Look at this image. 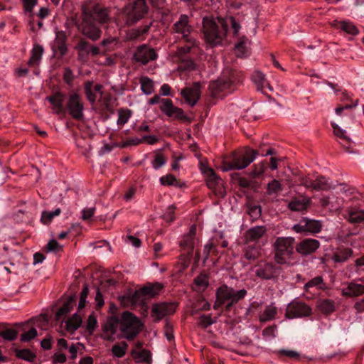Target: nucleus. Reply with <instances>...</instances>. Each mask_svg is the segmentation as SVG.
<instances>
[{
	"label": "nucleus",
	"instance_id": "obj_12",
	"mask_svg": "<svg viewBox=\"0 0 364 364\" xmlns=\"http://www.w3.org/2000/svg\"><path fill=\"white\" fill-rule=\"evenodd\" d=\"M67 109L69 114L75 119L80 120L83 118L84 105L79 94L73 93L69 96L67 102Z\"/></svg>",
	"mask_w": 364,
	"mask_h": 364
},
{
	"label": "nucleus",
	"instance_id": "obj_55",
	"mask_svg": "<svg viewBox=\"0 0 364 364\" xmlns=\"http://www.w3.org/2000/svg\"><path fill=\"white\" fill-rule=\"evenodd\" d=\"M166 161L164 156L160 152H156L151 164L154 169H159L166 164Z\"/></svg>",
	"mask_w": 364,
	"mask_h": 364
},
{
	"label": "nucleus",
	"instance_id": "obj_33",
	"mask_svg": "<svg viewBox=\"0 0 364 364\" xmlns=\"http://www.w3.org/2000/svg\"><path fill=\"white\" fill-rule=\"evenodd\" d=\"M332 127L333 129V133L335 136L340 139V143L343 146H346L351 142L350 138L346 135V131L341 129L336 124L332 123Z\"/></svg>",
	"mask_w": 364,
	"mask_h": 364
},
{
	"label": "nucleus",
	"instance_id": "obj_56",
	"mask_svg": "<svg viewBox=\"0 0 364 364\" xmlns=\"http://www.w3.org/2000/svg\"><path fill=\"white\" fill-rule=\"evenodd\" d=\"M186 43H187V45H186L184 46H181L178 48L177 53L180 58H182L184 55L188 53L191 51V50L192 49V48H193L196 45L195 38H193V43H191V42H186Z\"/></svg>",
	"mask_w": 364,
	"mask_h": 364
},
{
	"label": "nucleus",
	"instance_id": "obj_15",
	"mask_svg": "<svg viewBox=\"0 0 364 364\" xmlns=\"http://www.w3.org/2000/svg\"><path fill=\"white\" fill-rule=\"evenodd\" d=\"M175 303H158L154 304L151 309V316L156 321H159L167 316L175 313L176 310Z\"/></svg>",
	"mask_w": 364,
	"mask_h": 364
},
{
	"label": "nucleus",
	"instance_id": "obj_49",
	"mask_svg": "<svg viewBox=\"0 0 364 364\" xmlns=\"http://www.w3.org/2000/svg\"><path fill=\"white\" fill-rule=\"evenodd\" d=\"M323 284V279L321 276H317L313 279H311L310 281H309L306 284L304 285V289L306 291H308L310 288L316 287L319 289H322L323 287L321 285Z\"/></svg>",
	"mask_w": 364,
	"mask_h": 364
},
{
	"label": "nucleus",
	"instance_id": "obj_9",
	"mask_svg": "<svg viewBox=\"0 0 364 364\" xmlns=\"http://www.w3.org/2000/svg\"><path fill=\"white\" fill-rule=\"evenodd\" d=\"M312 314L311 308L304 302L293 300L286 308L285 317L288 319L309 316Z\"/></svg>",
	"mask_w": 364,
	"mask_h": 364
},
{
	"label": "nucleus",
	"instance_id": "obj_16",
	"mask_svg": "<svg viewBox=\"0 0 364 364\" xmlns=\"http://www.w3.org/2000/svg\"><path fill=\"white\" fill-rule=\"evenodd\" d=\"M157 56V53L154 48L144 44L137 47L134 54V59L136 62L146 65L149 61L156 60Z\"/></svg>",
	"mask_w": 364,
	"mask_h": 364
},
{
	"label": "nucleus",
	"instance_id": "obj_59",
	"mask_svg": "<svg viewBox=\"0 0 364 364\" xmlns=\"http://www.w3.org/2000/svg\"><path fill=\"white\" fill-rule=\"evenodd\" d=\"M74 78L75 76L73 75L72 70L68 67L65 68L63 72V80L65 81V82L68 85L71 87L73 86Z\"/></svg>",
	"mask_w": 364,
	"mask_h": 364
},
{
	"label": "nucleus",
	"instance_id": "obj_46",
	"mask_svg": "<svg viewBox=\"0 0 364 364\" xmlns=\"http://www.w3.org/2000/svg\"><path fill=\"white\" fill-rule=\"evenodd\" d=\"M18 331L14 328H6L0 331V337L7 341H13L16 339Z\"/></svg>",
	"mask_w": 364,
	"mask_h": 364
},
{
	"label": "nucleus",
	"instance_id": "obj_51",
	"mask_svg": "<svg viewBox=\"0 0 364 364\" xmlns=\"http://www.w3.org/2000/svg\"><path fill=\"white\" fill-rule=\"evenodd\" d=\"M252 79L257 84L258 89H262L265 85H268V82L264 77V75L259 71L255 72Z\"/></svg>",
	"mask_w": 364,
	"mask_h": 364
},
{
	"label": "nucleus",
	"instance_id": "obj_28",
	"mask_svg": "<svg viewBox=\"0 0 364 364\" xmlns=\"http://www.w3.org/2000/svg\"><path fill=\"white\" fill-rule=\"evenodd\" d=\"M75 303V296L74 295L70 296L63 305L57 311L55 314V318L60 320L64 315L71 311Z\"/></svg>",
	"mask_w": 364,
	"mask_h": 364
},
{
	"label": "nucleus",
	"instance_id": "obj_24",
	"mask_svg": "<svg viewBox=\"0 0 364 364\" xmlns=\"http://www.w3.org/2000/svg\"><path fill=\"white\" fill-rule=\"evenodd\" d=\"M332 26L336 27V28L341 29V31L349 35L356 36L359 33L358 28L354 23H353L350 21H335Z\"/></svg>",
	"mask_w": 364,
	"mask_h": 364
},
{
	"label": "nucleus",
	"instance_id": "obj_29",
	"mask_svg": "<svg viewBox=\"0 0 364 364\" xmlns=\"http://www.w3.org/2000/svg\"><path fill=\"white\" fill-rule=\"evenodd\" d=\"M333 188L334 186L328 182V179L322 176L313 181L311 186V189L316 191H328Z\"/></svg>",
	"mask_w": 364,
	"mask_h": 364
},
{
	"label": "nucleus",
	"instance_id": "obj_11",
	"mask_svg": "<svg viewBox=\"0 0 364 364\" xmlns=\"http://www.w3.org/2000/svg\"><path fill=\"white\" fill-rule=\"evenodd\" d=\"M160 109L164 114L173 119L191 122L190 117L185 114L183 110L175 107L172 100L168 98L162 99Z\"/></svg>",
	"mask_w": 364,
	"mask_h": 364
},
{
	"label": "nucleus",
	"instance_id": "obj_54",
	"mask_svg": "<svg viewBox=\"0 0 364 364\" xmlns=\"http://www.w3.org/2000/svg\"><path fill=\"white\" fill-rule=\"evenodd\" d=\"M117 124L124 125L126 124L131 117V111L129 109H119L118 110Z\"/></svg>",
	"mask_w": 364,
	"mask_h": 364
},
{
	"label": "nucleus",
	"instance_id": "obj_18",
	"mask_svg": "<svg viewBox=\"0 0 364 364\" xmlns=\"http://www.w3.org/2000/svg\"><path fill=\"white\" fill-rule=\"evenodd\" d=\"M181 95L186 102L191 107H193L200 97V83L194 82L191 87H186L181 92Z\"/></svg>",
	"mask_w": 364,
	"mask_h": 364
},
{
	"label": "nucleus",
	"instance_id": "obj_43",
	"mask_svg": "<svg viewBox=\"0 0 364 364\" xmlns=\"http://www.w3.org/2000/svg\"><path fill=\"white\" fill-rule=\"evenodd\" d=\"M16 355L18 358L28 362H33L36 358V355L29 349L16 350Z\"/></svg>",
	"mask_w": 364,
	"mask_h": 364
},
{
	"label": "nucleus",
	"instance_id": "obj_20",
	"mask_svg": "<svg viewBox=\"0 0 364 364\" xmlns=\"http://www.w3.org/2000/svg\"><path fill=\"white\" fill-rule=\"evenodd\" d=\"M89 12L92 14V19L100 23H105L109 21V9L102 7L99 5H95L92 9H89Z\"/></svg>",
	"mask_w": 364,
	"mask_h": 364
},
{
	"label": "nucleus",
	"instance_id": "obj_36",
	"mask_svg": "<svg viewBox=\"0 0 364 364\" xmlns=\"http://www.w3.org/2000/svg\"><path fill=\"white\" fill-rule=\"evenodd\" d=\"M196 242V237L185 235L180 242V246L186 250L188 254H192Z\"/></svg>",
	"mask_w": 364,
	"mask_h": 364
},
{
	"label": "nucleus",
	"instance_id": "obj_3",
	"mask_svg": "<svg viewBox=\"0 0 364 364\" xmlns=\"http://www.w3.org/2000/svg\"><path fill=\"white\" fill-rule=\"evenodd\" d=\"M295 240L292 237H277L273 243L274 259L279 264H290L294 252Z\"/></svg>",
	"mask_w": 364,
	"mask_h": 364
},
{
	"label": "nucleus",
	"instance_id": "obj_42",
	"mask_svg": "<svg viewBox=\"0 0 364 364\" xmlns=\"http://www.w3.org/2000/svg\"><path fill=\"white\" fill-rule=\"evenodd\" d=\"M140 84L142 92L146 95H150L154 91V82L148 77H141Z\"/></svg>",
	"mask_w": 364,
	"mask_h": 364
},
{
	"label": "nucleus",
	"instance_id": "obj_35",
	"mask_svg": "<svg viewBox=\"0 0 364 364\" xmlns=\"http://www.w3.org/2000/svg\"><path fill=\"white\" fill-rule=\"evenodd\" d=\"M303 222L305 223L306 232L318 233L321 230V223L318 220H311L308 218H303Z\"/></svg>",
	"mask_w": 364,
	"mask_h": 364
},
{
	"label": "nucleus",
	"instance_id": "obj_23",
	"mask_svg": "<svg viewBox=\"0 0 364 364\" xmlns=\"http://www.w3.org/2000/svg\"><path fill=\"white\" fill-rule=\"evenodd\" d=\"M364 294V285L355 282H350L342 290V295L348 297H357Z\"/></svg>",
	"mask_w": 364,
	"mask_h": 364
},
{
	"label": "nucleus",
	"instance_id": "obj_47",
	"mask_svg": "<svg viewBox=\"0 0 364 364\" xmlns=\"http://www.w3.org/2000/svg\"><path fill=\"white\" fill-rule=\"evenodd\" d=\"M247 38L242 36L240 38L239 41L235 44V49L237 53V56L243 57L246 53V43Z\"/></svg>",
	"mask_w": 364,
	"mask_h": 364
},
{
	"label": "nucleus",
	"instance_id": "obj_8",
	"mask_svg": "<svg viewBox=\"0 0 364 364\" xmlns=\"http://www.w3.org/2000/svg\"><path fill=\"white\" fill-rule=\"evenodd\" d=\"M163 288L159 283L149 284L135 291L129 297L133 304L143 302L146 299L157 295Z\"/></svg>",
	"mask_w": 364,
	"mask_h": 364
},
{
	"label": "nucleus",
	"instance_id": "obj_19",
	"mask_svg": "<svg viewBox=\"0 0 364 364\" xmlns=\"http://www.w3.org/2000/svg\"><path fill=\"white\" fill-rule=\"evenodd\" d=\"M320 247L318 240L306 238L302 240L296 246V251L302 256H307L315 252Z\"/></svg>",
	"mask_w": 364,
	"mask_h": 364
},
{
	"label": "nucleus",
	"instance_id": "obj_50",
	"mask_svg": "<svg viewBox=\"0 0 364 364\" xmlns=\"http://www.w3.org/2000/svg\"><path fill=\"white\" fill-rule=\"evenodd\" d=\"M224 21L225 22V34L227 33L228 28L229 25H231L232 28L233 29L234 35H237L238 32L240 29V25L237 23L235 18L232 16H229L224 18Z\"/></svg>",
	"mask_w": 364,
	"mask_h": 364
},
{
	"label": "nucleus",
	"instance_id": "obj_27",
	"mask_svg": "<svg viewBox=\"0 0 364 364\" xmlns=\"http://www.w3.org/2000/svg\"><path fill=\"white\" fill-rule=\"evenodd\" d=\"M345 218L350 223H360L364 221V210L349 209Z\"/></svg>",
	"mask_w": 364,
	"mask_h": 364
},
{
	"label": "nucleus",
	"instance_id": "obj_40",
	"mask_svg": "<svg viewBox=\"0 0 364 364\" xmlns=\"http://www.w3.org/2000/svg\"><path fill=\"white\" fill-rule=\"evenodd\" d=\"M309 203V199H295L289 203L288 207L293 211H302L306 208Z\"/></svg>",
	"mask_w": 364,
	"mask_h": 364
},
{
	"label": "nucleus",
	"instance_id": "obj_45",
	"mask_svg": "<svg viewBox=\"0 0 364 364\" xmlns=\"http://www.w3.org/2000/svg\"><path fill=\"white\" fill-rule=\"evenodd\" d=\"M60 213V208H57L52 212L43 211L41 215V220L43 224L48 225L52 221L55 216L59 215Z\"/></svg>",
	"mask_w": 364,
	"mask_h": 364
},
{
	"label": "nucleus",
	"instance_id": "obj_7",
	"mask_svg": "<svg viewBox=\"0 0 364 364\" xmlns=\"http://www.w3.org/2000/svg\"><path fill=\"white\" fill-rule=\"evenodd\" d=\"M172 31L178 35V38L185 42L193 43V26L189 23V17L186 14H181L178 19L173 23Z\"/></svg>",
	"mask_w": 364,
	"mask_h": 364
},
{
	"label": "nucleus",
	"instance_id": "obj_38",
	"mask_svg": "<svg viewBox=\"0 0 364 364\" xmlns=\"http://www.w3.org/2000/svg\"><path fill=\"white\" fill-rule=\"evenodd\" d=\"M128 344L122 341L119 343L114 344L111 349V352L114 357L118 358H122L125 355Z\"/></svg>",
	"mask_w": 364,
	"mask_h": 364
},
{
	"label": "nucleus",
	"instance_id": "obj_17",
	"mask_svg": "<svg viewBox=\"0 0 364 364\" xmlns=\"http://www.w3.org/2000/svg\"><path fill=\"white\" fill-rule=\"evenodd\" d=\"M233 83L234 82L232 79L225 77L211 82L209 85V90L212 97H218L221 92L231 90Z\"/></svg>",
	"mask_w": 364,
	"mask_h": 364
},
{
	"label": "nucleus",
	"instance_id": "obj_62",
	"mask_svg": "<svg viewBox=\"0 0 364 364\" xmlns=\"http://www.w3.org/2000/svg\"><path fill=\"white\" fill-rule=\"evenodd\" d=\"M278 353L280 356H287L295 360H298L300 358L299 353L293 350L282 349L279 350Z\"/></svg>",
	"mask_w": 364,
	"mask_h": 364
},
{
	"label": "nucleus",
	"instance_id": "obj_41",
	"mask_svg": "<svg viewBox=\"0 0 364 364\" xmlns=\"http://www.w3.org/2000/svg\"><path fill=\"white\" fill-rule=\"evenodd\" d=\"M85 93L87 100L91 104H95L97 100V95L95 94V90H93V82L92 81H87L85 83L84 86Z\"/></svg>",
	"mask_w": 364,
	"mask_h": 364
},
{
	"label": "nucleus",
	"instance_id": "obj_6",
	"mask_svg": "<svg viewBox=\"0 0 364 364\" xmlns=\"http://www.w3.org/2000/svg\"><path fill=\"white\" fill-rule=\"evenodd\" d=\"M247 294L246 289L235 291L232 287L223 284L216 290V296L219 297L225 304V309L230 310L232 306L243 299Z\"/></svg>",
	"mask_w": 364,
	"mask_h": 364
},
{
	"label": "nucleus",
	"instance_id": "obj_63",
	"mask_svg": "<svg viewBox=\"0 0 364 364\" xmlns=\"http://www.w3.org/2000/svg\"><path fill=\"white\" fill-rule=\"evenodd\" d=\"M97 319L95 316L90 315L87 318V329L89 331L90 334H92L94 330L97 327Z\"/></svg>",
	"mask_w": 364,
	"mask_h": 364
},
{
	"label": "nucleus",
	"instance_id": "obj_48",
	"mask_svg": "<svg viewBox=\"0 0 364 364\" xmlns=\"http://www.w3.org/2000/svg\"><path fill=\"white\" fill-rule=\"evenodd\" d=\"M132 355L135 359H139L140 362L148 363L151 360L150 352L145 349H143L139 352L132 350Z\"/></svg>",
	"mask_w": 364,
	"mask_h": 364
},
{
	"label": "nucleus",
	"instance_id": "obj_4",
	"mask_svg": "<svg viewBox=\"0 0 364 364\" xmlns=\"http://www.w3.org/2000/svg\"><path fill=\"white\" fill-rule=\"evenodd\" d=\"M73 21L78 31L92 41H95L101 37L102 31L94 23L92 14L89 12L87 6H82V7L81 21H77L73 18Z\"/></svg>",
	"mask_w": 364,
	"mask_h": 364
},
{
	"label": "nucleus",
	"instance_id": "obj_10",
	"mask_svg": "<svg viewBox=\"0 0 364 364\" xmlns=\"http://www.w3.org/2000/svg\"><path fill=\"white\" fill-rule=\"evenodd\" d=\"M254 268L255 276L264 280L277 279L281 271L280 267L272 262L259 263Z\"/></svg>",
	"mask_w": 364,
	"mask_h": 364
},
{
	"label": "nucleus",
	"instance_id": "obj_22",
	"mask_svg": "<svg viewBox=\"0 0 364 364\" xmlns=\"http://www.w3.org/2000/svg\"><path fill=\"white\" fill-rule=\"evenodd\" d=\"M267 232L265 226L253 227L245 233V240L246 242H256L262 238Z\"/></svg>",
	"mask_w": 364,
	"mask_h": 364
},
{
	"label": "nucleus",
	"instance_id": "obj_34",
	"mask_svg": "<svg viewBox=\"0 0 364 364\" xmlns=\"http://www.w3.org/2000/svg\"><path fill=\"white\" fill-rule=\"evenodd\" d=\"M352 253V250L349 248L338 249L334 252L332 259L336 262H343L351 257Z\"/></svg>",
	"mask_w": 364,
	"mask_h": 364
},
{
	"label": "nucleus",
	"instance_id": "obj_5",
	"mask_svg": "<svg viewBox=\"0 0 364 364\" xmlns=\"http://www.w3.org/2000/svg\"><path fill=\"white\" fill-rule=\"evenodd\" d=\"M149 7L146 0H136L127 4L123 9L122 14L124 16V23L127 26H132L144 18L148 14Z\"/></svg>",
	"mask_w": 364,
	"mask_h": 364
},
{
	"label": "nucleus",
	"instance_id": "obj_53",
	"mask_svg": "<svg viewBox=\"0 0 364 364\" xmlns=\"http://www.w3.org/2000/svg\"><path fill=\"white\" fill-rule=\"evenodd\" d=\"M194 284L198 291L205 289L208 286V279L205 274H200L194 279Z\"/></svg>",
	"mask_w": 364,
	"mask_h": 364
},
{
	"label": "nucleus",
	"instance_id": "obj_52",
	"mask_svg": "<svg viewBox=\"0 0 364 364\" xmlns=\"http://www.w3.org/2000/svg\"><path fill=\"white\" fill-rule=\"evenodd\" d=\"M160 182L163 186H174L177 187L181 186L176 177L172 174H167L161 177Z\"/></svg>",
	"mask_w": 364,
	"mask_h": 364
},
{
	"label": "nucleus",
	"instance_id": "obj_57",
	"mask_svg": "<svg viewBox=\"0 0 364 364\" xmlns=\"http://www.w3.org/2000/svg\"><path fill=\"white\" fill-rule=\"evenodd\" d=\"M265 169L266 162L262 161L255 165L254 169L252 171L250 175L254 178L259 177L264 172Z\"/></svg>",
	"mask_w": 364,
	"mask_h": 364
},
{
	"label": "nucleus",
	"instance_id": "obj_31",
	"mask_svg": "<svg viewBox=\"0 0 364 364\" xmlns=\"http://www.w3.org/2000/svg\"><path fill=\"white\" fill-rule=\"evenodd\" d=\"M151 25H152V23L151 22L148 25H145L142 27H139L138 28L132 29V30L129 31L126 35L127 40L134 41L136 39H138L142 35L146 33L149 31Z\"/></svg>",
	"mask_w": 364,
	"mask_h": 364
},
{
	"label": "nucleus",
	"instance_id": "obj_58",
	"mask_svg": "<svg viewBox=\"0 0 364 364\" xmlns=\"http://www.w3.org/2000/svg\"><path fill=\"white\" fill-rule=\"evenodd\" d=\"M175 209H176V207L173 205H170L167 208L166 212L164 213V214L162 216L164 220L166 222L171 223V222H173L175 220V216H174Z\"/></svg>",
	"mask_w": 364,
	"mask_h": 364
},
{
	"label": "nucleus",
	"instance_id": "obj_30",
	"mask_svg": "<svg viewBox=\"0 0 364 364\" xmlns=\"http://www.w3.org/2000/svg\"><path fill=\"white\" fill-rule=\"evenodd\" d=\"M318 310L324 314H329L335 311L336 304L334 301L331 299H321L317 302Z\"/></svg>",
	"mask_w": 364,
	"mask_h": 364
},
{
	"label": "nucleus",
	"instance_id": "obj_26",
	"mask_svg": "<svg viewBox=\"0 0 364 364\" xmlns=\"http://www.w3.org/2000/svg\"><path fill=\"white\" fill-rule=\"evenodd\" d=\"M206 173V184L208 187L210 189H215L217 186L221 184L222 180L218 176L214 171V170L211 168H208L205 171Z\"/></svg>",
	"mask_w": 364,
	"mask_h": 364
},
{
	"label": "nucleus",
	"instance_id": "obj_21",
	"mask_svg": "<svg viewBox=\"0 0 364 364\" xmlns=\"http://www.w3.org/2000/svg\"><path fill=\"white\" fill-rule=\"evenodd\" d=\"M46 100L52 105L54 112L57 114L65 112L63 107V101L65 95L60 92H57L53 95L48 96Z\"/></svg>",
	"mask_w": 364,
	"mask_h": 364
},
{
	"label": "nucleus",
	"instance_id": "obj_25",
	"mask_svg": "<svg viewBox=\"0 0 364 364\" xmlns=\"http://www.w3.org/2000/svg\"><path fill=\"white\" fill-rule=\"evenodd\" d=\"M277 311V306H275L274 303H272L267 306L263 312L259 314V321L262 323L272 321L275 318Z\"/></svg>",
	"mask_w": 364,
	"mask_h": 364
},
{
	"label": "nucleus",
	"instance_id": "obj_44",
	"mask_svg": "<svg viewBox=\"0 0 364 364\" xmlns=\"http://www.w3.org/2000/svg\"><path fill=\"white\" fill-rule=\"evenodd\" d=\"M260 255L259 249L254 245L248 246L245 251V257L248 260H255Z\"/></svg>",
	"mask_w": 364,
	"mask_h": 364
},
{
	"label": "nucleus",
	"instance_id": "obj_2",
	"mask_svg": "<svg viewBox=\"0 0 364 364\" xmlns=\"http://www.w3.org/2000/svg\"><path fill=\"white\" fill-rule=\"evenodd\" d=\"M225 26L223 18L204 17L203 31L206 42L213 46L221 43L225 37Z\"/></svg>",
	"mask_w": 364,
	"mask_h": 364
},
{
	"label": "nucleus",
	"instance_id": "obj_64",
	"mask_svg": "<svg viewBox=\"0 0 364 364\" xmlns=\"http://www.w3.org/2000/svg\"><path fill=\"white\" fill-rule=\"evenodd\" d=\"M200 324L203 328H207L215 322L213 320L210 315H202L199 318Z\"/></svg>",
	"mask_w": 364,
	"mask_h": 364
},
{
	"label": "nucleus",
	"instance_id": "obj_13",
	"mask_svg": "<svg viewBox=\"0 0 364 364\" xmlns=\"http://www.w3.org/2000/svg\"><path fill=\"white\" fill-rule=\"evenodd\" d=\"M74 49L77 51L78 59L85 61L89 55L96 56L100 54V48L97 46L91 45L84 38H80Z\"/></svg>",
	"mask_w": 364,
	"mask_h": 364
},
{
	"label": "nucleus",
	"instance_id": "obj_39",
	"mask_svg": "<svg viewBox=\"0 0 364 364\" xmlns=\"http://www.w3.org/2000/svg\"><path fill=\"white\" fill-rule=\"evenodd\" d=\"M31 53L32 54L28 60V64L30 65H34L38 64L40 61L43 53V48L41 46L36 45L33 48Z\"/></svg>",
	"mask_w": 364,
	"mask_h": 364
},
{
	"label": "nucleus",
	"instance_id": "obj_61",
	"mask_svg": "<svg viewBox=\"0 0 364 364\" xmlns=\"http://www.w3.org/2000/svg\"><path fill=\"white\" fill-rule=\"evenodd\" d=\"M261 207L259 205H251L247 208V213L254 220L258 218L261 215Z\"/></svg>",
	"mask_w": 364,
	"mask_h": 364
},
{
	"label": "nucleus",
	"instance_id": "obj_60",
	"mask_svg": "<svg viewBox=\"0 0 364 364\" xmlns=\"http://www.w3.org/2000/svg\"><path fill=\"white\" fill-rule=\"evenodd\" d=\"M38 335L37 331L36 328H32L28 331L25 332L21 334V341L22 342H28L31 340L35 338Z\"/></svg>",
	"mask_w": 364,
	"mask_h": 364
},
{
	"label": "nucleus",
	"instance_id": "obj_32",
	"mask_svg": "<svg viewBox=\"0 0 364 364\" xmlns=\"http://www.w3.org/2000/svg\"><path fill=\"white\" fill-rule=\"evenodd\" d=\"M282 190V184L278 180L273 179L267 183L266 194L269 196L277 197Z\"/></svg>",
	"mask_w": 364,
	"mask_h": 364
},
{
	"label": "nucleus",
	"instance_id": "obj_37",
	"mask_svg": "<svg viewBox=\"0 0 364 364\" xmlns=\"http://www.w3.org/2000/svg\"><path fill=\"white\" fill-rule=\"evenodd\" d=\"M82 323V318L77 314H75L66 321V329L69 332L75 331Z\"/></svg>",
	"mask_w": 364,
	"mask_h": 364
},
{
	"label": "nucleus",
	"instance_id": "obj_14",
	"mask_svg": "<svg viewBox=\"0 0 364 364\" xmlns=\"http://www.w3.org/2000/svg\"><path fill=\"white\" fill-rule=\"evenodd\" d=\"M258 154H259V151L250 148H246L242 154H233L232 158L235 164H236L234 168H236L237 170L246 168L255 160Z\"/></svg>",
	"mask_w": 364,
	"mask_h": 364
},
{
	"label": "nucleus",
	"instance_id": "obj_1",
	"mask_svg": "<svg viewBox=\"0 0 364 364\" xmlns=\"http://www.w3.org/2000/svg\"><path fill=\"white\" fill-rule=\"evenodd\" d=\"M142 324L136 316L129 311H124L121 316L116 315L109 316L102 326V330L107 337L108 341H113V336L118 328L121 332L117 336L118 338L134 339L139 333Z\"/></svg>",
	"mask_w": 364,
	"mask_h": 364
}]
</instances>
